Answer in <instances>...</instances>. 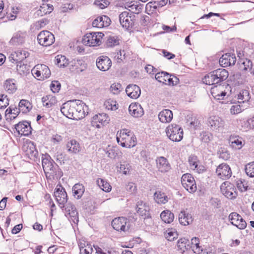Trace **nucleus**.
Segmentation results:
<instances>
[{
  "label": "nucleus",
  "instance_id": "1",
  "mask_svg": "<svg viewBox=\"0 0 254 254\" xmlns=\"http://www.w3.org/2000/svg\"><path fill=\"white\" fill-rule=\"evenodd\" d=\"M84 103L79 100H70L64 103L61 108V111L66 117L78 120L85 117L83 109Z\"/></svg>",
  "mask_w": 254,
  "mask_h": 254
},
{
  "label": "nucleus",
  "instance_id": "2",
  "mask_svg": "<svg viewBox=\"0 0 254 254\" xmlns=\"http://www.w3.org/2000/svg\"><path fill=\"white\" fill-rule=\"evenodd\" d=\"M42 159V166L46 177L48 180H58L63 175L59 167L51 160L49 155H45Z\"/></svg>",
  "mask_w": 254,
  "mask_h": 254
},
{
  "label": "nucleus",
  "instance_id": "3",
  "mask_svg": "<svg viewBox=\"0 0 254 254\" xmlns=\"http://www.w3.org/2000/svg\"><path fill=\"white\" fill-rule=\"evenodd\" d=\"M228 76L229 73L226 69L219 68L206 75L202 78V81L209 85L218 84L226 80Z\"/></svg>",
  "mask_w": 254,
  "mask_h": 254
},
{
  "label": "nucleus",
  "instance_id": "4",
  "mask_svg": "<svg viewBox=\"0 0 254 254\" xmlns=\"http://www.w3.org/2000/svg\"><path fill=\"white\" fill-rule=\"evenodd\" d=\"M117 140L122 146L126 148L133 147L136 144L135 135L127 129H123L117 133Z\"/></svg>",
  "mask_w": 254,
  "mask_h": 254
},
{
  "label": "nucleus",
  "instance_id": "5",
  "mask_svg": "<svg viewBox=\"0 0 254 254\" xmlns=\"http://www.w3.org/2000/svg\"><path fill=\"white\" fill-rule=\"evenodd\" d=\"M165 131L168 137L173 141L178 142L183 137V130L180 126L172 124L166 128Z\"/></svg>",
  "mask_w": 254,
  "mask_h": 254
},
{
  "label": "nucleus",
  "instance_id": "6",
  "mask_svg": "<svg viewBox=\"0 0 254 254\" xmlns=\"http://www.w3.org/2000/svg\"><path fill=\"white\" fill-rule=\"evenodd\" d=\"M104 36V34L102 32L87 33L82 38V42L85 46L90 47L99 46Z\"/></svg>",
  "mask_w": 254,
  "mask_h": 254
},
{
  "label": "nucleus",
  "instance_id": "7",
  "mask_svg": "<svg viewBox=\"0 0 254 254\" xmlns=\"http://www.w3.org/2000/svg\"><path fill=\"white\" fill-rule=\"evenodd\" d=\"M206 124L212 131L219 132L224 128L225 121L217 116H212L208 118Z\"/></svg>",
  "mask_w": 254,
  "mask_h": 254
},
{
  "label": "nucleus",
  "instance_id": "8",
  "mask_svg": "<svg viewBox=\"0 0 254 254\" xmlns=\"http://www.w3.org/2000/svg\"><path fill=\"white\" fill-rule=\"evenodd\" d=\"M29 55V53L25 50H18L11 55L10 58H12L14 61H16L18 64L16 66V69L20 72L21 70L24 72L26 68V65L22 64L21 62L27 58Z\"/></svg>",
  "mask_w": 254,
  "mask_h": 254
},
{
  "label": "nucleus",
  "instance_id": "9",
  "mask_svg": "<svg viewBox=\"0 0 254 254\" xmlns=\"http://www.w3.org/2000/svg\"><path fill=\"white\" fill-rule=\"evenodd\" d=\"M110 121L109 116L106 113H102L94 115L91 119V124L93 127L100 128L108 124Z\"/></svg>",
  "mask_w": 254,
  "mask_h": 254
},
{
  "label": "nucleus",
  "instance_id": "10",
  "mask_svg": "<svg viewBox=\"0 0 254 254\" xmlns=\"http://www.w3.org/2000/svg\"><path fill=\"white\" fill-rule=\"evenodd\" d=\"M37 40L40 45L47 47L54 43L55 37L52 33L48 31H42L37 35Z\"/></svg>",
  "mask_w": 254,
  "mask_h": 254
},
{
  "label": "nucleus",
  "instance_id": "11",
  "mask_svg": "<svg viewBox=\"0 0 254 254\" xmlns=\"http://www.w3.org/2000/svg\"><path fill=\"white\" fill-rule=\"evenodd\" d=\"M32 73L33 75L39 78V79H47L51 75V71L49 67L47 65L42 64L35 65L32 69Z\"/></svg>",
  "mask_w": 254,
  "mask_h": 254
},
{
  "label": "nucleus",
  "instance_id": "12",
  "mask_svg": "<svg viewBox=\"0 0 254 254\" xmlns=\"http://www.w3.org/2000/svg\"><path fill=\"white\" fill-rule=\"evenodd\" d=\"M220 190L222 193L228 198H234L238 195L234 185L229 182H225L222 183Z\"/></svg>",
  "mask_w": 254,
  "mask_h": 254
},
{
  "label": "nucleus",
  "instance_id": "13",
  "mask_svg": "<svg viewBox=\"0 0 254 254\" xmlns=\"http://www.w3.org/2000/svg\"><path fill=\"white\" fill-rule=\"evenodd\" d=\"M54 196L60 207L63 208L67 201V195L65 189L61 185L57 186L54 192Z\"/></svg>",
  "mask_w": 254,
  "mask_h": 254
},
{
  "label": "nucleus",
  "instance_id": "14",
  "mask_svg": "<svg viewBox=\"0 0 254 254\" xmlns=\"http://www.w3.org/2000/svg\"><path fill=\"white\" fill-rule=\"evenodd\" d=\"M65 215L68 219L75 224L78 222V214L75 206L68 202L65 205H64Z\"/></svg>",
  "mask_w": 254,
  "mask_h": 254
},
{
  "label": "nucleus",
  "instance_id": "15",
  "mask_svg": "<svg viewBox=\"0 0 254 254\" xmlns=\"http://www.w3.org/2000/svg\"><path fill=\"white\" fill-rule=\"evenodd\" d=\"M135 16L128 11H124L119 15L120 22L123 27L128 29L134 24Z\"/></svg>",
  "mask_w": 254,
  "mask_h": 254
},
{
  "label": "nucleus",
  "instance_id": "16",
  "mask_svg": "<svg viewBox=\"0 0 254 254\" xmlns=\"http://www.w3.org/2000/svg\"><path fill=\"white\" fill-rule=\"evenodd\" d=\"M231 224L240 229H244L247 226L246 221L236 212H232L229 215Z\"/></svg>",
  "mask_w": 254,
  "mask_h": 254
},
{
  "label": "nucleus",
  "instance_id": "17",
  "mask_svg": "<svg viewBox=\"0 0 254 254\" xmlns=\"http://www.w3.org/2000/svg\"><path fill=\"white\" fill-rule=\"evenodd\" d=\"M216 173L217 176L222 180L228 179L232 176V171L230 166L225 163H222L217 167Z\"/></svg>",
  "mask_w": 254,
  "mask_h": 254
},
{
  "label": "nucleus",
  "instance_id": "18",
  "mask_svg": "<svg viewBox=\"0 0 254 254\" xmlns=\"http://www.w3.org/2000/svg\"><path fill=\"white\" fill-rule=\"evenodd\" d=\"M136 210L137 213L144 219L150 217L149 206L146 203L138 201L136 204Z\"/></svg>",
  "mask_w": 254,
  "mask_h": 254
},
{
  "label": "nucleus",
  "instance_id": "19",
  "mask_svg": "<svg viewBox=\"0 0 254 254\" xmlns=\"http://www.w3.org/2000/svg\"><path fill=\"white\" fill-rule=\"evenodd\" d=\"M111 65L112 61L107 56H100L96 60V65L100 70L107 71L110 68Z\"/></svg>",
  "mask_w": 254,
  "mask_h": 254
},
{
  "label": "nucleus",
  "instance_id": "20",
  "mask_svg": "<svg viewBox=\"0 0 254 254\" xmlns=\"http://www.w3.org/2000/svg\"><path fill=\"white\" fill-rule=\"evenodd\" d=\"M127 220L125 217H119L113 220L112 225L113 228L118 231H126L128 229L126 227Z\"/></svg>",
  "mask_w": 254,
  "mask_h": 254
},
{
  "label": "nucleus",
  "instance_id": "21",
  "mask_svg": "<svg viewBox=\"0 0 254 254\" xmlns=\"http://www.w3.org/2000/svg\"><path fill=\"white\" fill-rule=\"evenodd\" d=\"M15 128L18 134L23 136H28L31 133L32 128L30 124L27 122H19L15 125Z\"/></svg>",
  "mask_w": 254,
  "mask_h": 254
},
{
  "label": "nucleus",
  "instance_id": "22",
  "mask_svg": "<svg viewBox=\"0 0 254 254\" xmlns=\"http://www.w3.org/2000/svg\"><path fill=\"white\" fill-rule=\"evenodd\" d=\"M236 58L234 54L226 53L222 55L219 59V63L223 67H227L234 65Z\"/></svg>",
  "mask_w": 254,
  "mask_h": 254
},
{
  "label": "nucleus",
  "instance_id": "23",
  "mask_svg": "<svg viewBox=\"0 0 254 254\" xmlns=\"http://www.w3.org/2000/svg\"><path fill=\"white\" fill-rule=\"evenodd\" d=\"M129 114L134 117H141L144 114V110L141 106L138 103H132L128 107Z\"/></svg>",
  "mask_w": 254,
  "mask_h": 254
},
{
  "label": "nucleus",
  "instance_id": "24",
  "mask_svg": "<svg viewBox=\"0 0 254 254\" xmlns=\"http://www.w3.org/2000/svg\"><path fill=\"white\" fill-rule=\"evenodd\" d=\"M156 166L159 171L162 173H165L169 171L171 169V165L168 160L163 156L157 157L156 160Z\"/></svg>",
  "mask_w": 254,
  "mask_h": 254
},
{
  "label": "nucleus",
  "instance_id": "25",
  "mask_svg": "<svg viewBox=\"0 0 254 254\" xmlns=\"http://www.w3.org/2000/svg\"><path fill=\"white\" fill-rule=\"evenodd\" d=\"M27 37L25 31H19L15 33L11 38L10 43L13 45H18L24 43Z\"/></svg>",
  "mask_w": 254,
  "mask_h": 254
},
{
  "label": "nucleus",
  "instance_id": "26",
  "mask_svg": "<svg viewBox=\"0 0 254 254\" xmlns=\"http://www.w3.org/2000/svg\"><path fill=\"white\" fill-rule=\"evenodd\" d=\"M111 19L106 15L97 17L92 22V26L95 27L101 28L108 26L111 23Z\"/></svg>",
  "mask_w": 254,
  "mask_h": 254
},
{
  "label": "nucleus",
  "instance_id": "27",
  "mask_svg": "<svg viewBox=\"0 0 254 254\" xmlns=\"http://www.w3.org/2000/svg\"><path fill=\"white\" fill-rule=\"evenodd\" d=\"M155 79L159 82L166 85H173L171 75L165 71L157 72L155 74Z\"/></svg>",
  "mask_w": 254,
  "mask_h": 254
},
{
  "label": "nucleus",
  "instance_id": "28",
  "mask_svg": "<svg viewBox=\"0 0 254 254\" xmlns=\"http://www.w3.org/2000/svg\"><path fill=\"white\" fill-rule=\"evenodd\" d=\"M126 92L127 96L132 99L138 98L141 93L139 87L135 84L128 85L126 88Z\"/></svg>",
  "mask_w": 254,
  "mask_h": 254
},
{
  "label": "nucleus",
  "instance_id": "29",
  "mask_svg": "<svg viewBox=\"0 0 254 254\" xmlns=\"http://www.w3.org/2000/svg\"><path fill=\"white\" fill-rule=\"evenodd\" d=\"M66 147L68 152L72 154H77L81 150L80 144L75 139H71L67 142Z\"/></svg>",
  "mask_w": 254,
  "mask_h": 254
},
{
  "label": "nucleus",
  "instance_id": "30",
  "mask_svg": "<svg viewBox=\"0 0 254 254\" xmlns=\"http://www.w3.org/2000/svg\"><path fill=\"white\" fill-rule=\"evenodd\" d=\"M238 103L243 105H248L249 106V101L251 99L250 91L247 89L241 90L237 95Z\"/></svg>",
  "mask_w": 254,
  "mask_h": 254
},
{
  "label": "nucleus",
  "instance_id": "31",
  "mask_svg": "<svg viewBox=\"0 0 254 254\" xmlns=\"http://www.w3.org/2000/svg\"><path fill=\"white\" fill-rule=\"evenodd\" d=\"M158 119L162 123H169L173 119V113L169 109H164L158 114Z\"/></svg>",
  "mask_w": 254,
  "mask_h": 254
},
{
  "label": "nucleus",
  "instance_id": "32",
  "mask_svg": "<svg viewBox=\"0 0 254 254\" xmlns=\"http://www.w3.org/2000/svg\"><path fill=\"white\" fill-rule=\"evenodd\" d=\"M229 140L230 145L235 149H240L243 147V139L239 136L231 135Z\"/></svg>",
  "mask_w": 254,
  "mask_h": 254
},
{
  "label": "nucleus",
  "instance_id": "33",
  "mask_svg": "<svg viewBox=\"0 0 254 254\" xmlns=\"http://www.w3.org/2000/svg\"><path fill=\"white\" fill-rule=\"evenodd\" d=\"M154 199L156 203L162 204H165L168 201L169 198L167 195L161 191H156L154 193Z\"/></svg>",
  "mask_w": 254,
  "mask_h": 254
},
{
  "label": "nucleus",
  "instance_id": "34",
  "mask_svg": "<svg viewBox=\"0 0 254 254\" xmlns=\"http://www.w3.org/2000/svg\"><path fill=\"white\" fill-rule=\"evenodd\" d=\"M196 160V157H191V167H194V168H191V169L198 174L202 173L206 170L205 168L199 161Z\"/></svg>",
  "mask_w": 254,
  "mask_h": 254
},
{
  "label": "nucleus",
  "instance_id": "35",
  "mask_svg": "<svg viewBox=\"0 0 254 254\" xmlns=\"http://www.w3.org/2000/svg\"><path fill=\"white\" fill-rule=\"evenodd\" d=\"M54 9L53 6L47 3H43L37 11V14L42 16L45 14L51 13Z\"/></svg>",
  "mask_w": 254,
  "mask_h": 254
},
{
  "label": "nucleus",
  "instance_id": "36",
  "mask_svg": "<svg viewBox=\"0 0 254 254\" xmlns=\"http://www.w3.org/2000/svg\"><path fill=\"white\" fill-rule=\"evenodd\" d=\"M5 90L9 94L13 93L17 90V87L13 79H7L4 84Z\"/></svg>",
  "mask_w": 254,
  "mask_h": 254
},
{
  "label": "nucleus",
  "instance_id": "37",
  "mask_svg": "<svg viewBox=\"0 0 254 254\" xmlns=\"http://www.w3.org/2000/svg\"><path fill=\"white\" fill-rule=\"evenodd\" d=\"M42 100L43 106L48 108L55 105L57 102L56 97L52 95L43 97Z\"/></svg>",
  "mask_w": 254,
  "mask_h": 254
},
{
  "label": "nucleus",
  "instance_id": "38",
  "mask_svg": "<svg viewBox=\"0 0 254 254\" xmlns=\"http://www.w3.org/2000/svg\"><path fill=\"white\" fill-rule=\"evenodd\" d=\"M239 64V68L243 71H250L253 66L252 62L247 59H241Z\"/></svg>",
  "mask_w": 254,
  "mask_h": 254
},
{
  "label": "nucleus",
  "instance_id": "39",
  "mask_svg": "<svg viewBox=\"0 0 254 254\" xmlns=\"http://www.w3.org/2000/svg\"><path fill=\"white\" fill-rule=\"evenodd\" d=\"M190 215L188 209L183 210L179 214L180 223L183 225L187 226L189 224Z\"/></svg>",
  "mask_w": 254,
  "mask_h": 254
},
{
  "label": "nucleus",
  "instance_id": "40",
  "mask_svg": "<svg viewBox=\"0 0 254 254\" xmlns=\"http://www.w3.org/2000/svg\"><path fill=\"white\" fill-rule=\"evenodd\" d=\"M160 218L163 222L169 224L173 222L174 215L170 210H165L161 213Z\"/></svg>",
  "mask_w": 254,
  "mask_h": 254
},
{
  "label": "nucleus",
  "instance_id": "41",
  "mask_svg": "<svg viewBox=\"0 0 254 254\" xmlns=\"http://www.w3.org/2000/svg\"><path fill=\"white\" fill-rule=\"evenodd\" d=\"M164 236L167 240L173 241L178 238V233L174 228H168L164 233Z\"/></svg>",
  "mask_w": 254,
  "mask_h": 254
},
{
  "label": "nucleus",
  "instance_id": "42",
  "mask_svg": "<svg viewBox=\"0 0 254 254\" xmlns=\"http://www.w3.org/2000/svg\"><path fill=\"white\" fill-rule=\"evenodd\" d=\"M18 107L23 113L29 112L32 109V106L28 100L22 99L20 101Z\"/></svg>",
  "mask_w": 254,
  "mask_h": 254
},
{
  "label": "nucleus",
  "instance_id": "43",
  "mask_svg": "<svg viewBox=\"0 0 254 254\" xmlns=\"http://www.w3.org/2000/svg\"><path fill=\"white\" fill-rule=\"evenodd\" d=\"M191 251L195 254H200L202 252V249L199 246V240L198 238H191Z\"/></svg>",
  "mask_w": 254,
  "mask_h": 254
},
{
  "label": "nucleus",
  "instance_id": "44",
  "mask_svg": "<svg viewBox=\"0 0 254 254\" xmlns=\"http://www.w3.org/2000/svg\"><path fill=\"white\" fill-rule=\"evenodd\" d=\"M158 7H160L157 0H153L147 3L145 6L146 12L150 14L156 11Z\"/></svg>",
  "mask_w": 254,
  "mask_h": 254
},
{
  "label": "nucleus",
  "instance_id": "45",
  "mask_svg": "<svg viewBox=\"0 0 254 254\" xmlns=\"http://www.w3.org/2000/svg\"><path fill=\"white\" fill-rule=\"evenodd\" d=\"M248 107V105L243 104H235L233 105L230 108V113L232 115H236L244 111Z\"/></svg>",
  "mask_w": 254,
  "mask_h": 254
},
{
  "label": "nucleus",
  "instance_id": "46",
  "mask_svg": "<svg viewBox=\"0 0 254 254\" xmlns=\"http://www.w3.org/2000/svg\"><path fill=\"white\" fill-rule=\"evenodd\" d=\"M72 191L74 196L80 198L84 192V188L82 184H76L72 188Z\"/></svg>",
  "mask_w": 254,
  "mask_h": 254
},
{
  "label": "nucleus",
  "instance_id": "47",
  "mask_svg": "<svg viewBox=\"0 0 254 254\" xmlns=\"http://www.w3.org/2000/svg\"><path fill=\"white\" fill-rule=\"evenodd\" d=\"M181 183L183 187L189 192L190 190V174L186 173L184 174L181 178Z\"/></svg>",
  "mask_w": 254,
  "mask_h": 254
},
{
  "label": "nucleus",
  "instance_id": "48",
  "mask_svg": "<svg viewBox=\"0 0 254 254\" xmlns=\"http://www.w3.org/2000/svg\"><path fill=\"white\" fill-rule=\"evenodd\" d=\"M97 184L100 188L105 192H110L111 190V185L103 179L99 178L97 180Z\"/></svg>",
  "mask_w": 254,
  "mask_h": 254
},
{
  "label": "nucleus",
  "instance_id": "49",
  "mask_svg": "<svg viewBox=\"0 0 254 254\" xmlns=\"http://www.w3.org/2000/svg\"><path fill=\"white\" fill-rule=\"evenodd\" d=\"M213 134L208 131H202L200 133L199 139L203 142L208 143L213 139Z\"/></svg>",
  "mask_w": 254,
  "mask_h": 254
},
{
  "label": "nucleus",
  "instance_id": "50",
  "mask_svg": "<svg viewBox=\"0 0 254 254\" xmlns=\"http://www.w3.org/2000/svg\"><path fill=\"white\" fill-rule=\"evenodd\" d=\"M178 248L184 251V249L187 250L190 249V246L189 240L185 238H181L178 242Z\"/></svg>",
  "mask_w": 254,
  "mask_h": 254
},
{
  "label": "nucleus",
  "instance_id": "51",
  "mask_svg": "<svg viewBox=\"0 0 254 254\" xmlns=\"http://www.w3.org/2000/svg\"><path fill=\"white\" fill-rule=\"evenodd\" d=\"M56 64L59 67H65L68 64V61L65 57L62 55H58L56 57Z\"/></svg>",
  "mask_w": 254,
  "mask_h": 254
},
{
  "label": "nucleus",
  "instance_id": "52",
  "mask_svg": "<svg viewBox=\"0 0 254 254\" xmlns=\"http://www.w3.org/2000/svg\"><path fill=\"white\" fill-rule=\"evenodd\" d=\"M104 106L108 110L112 111L116 110L118 108L116 101L111 99L106 100L104 103Z\"/></svg>",
  "mask_w": 254,
  "mask_h": 254
},
{
  "label": "nucleus",
  "instance_id": "53",
  "mask_svg": "<svg viewBox=\"0 0 254 254\" xmlns=\"http://www.w3.org/2000/svg\"><path fill=\"white\" fill-rule=\"evenodd\" d=\"M237 187L241 192L246 191L248 190L249 186L245 180H239L236 183Z\"/></svg>",
  "mask_w": 254,
  "mask_h": 254
},
{
  "label": "nucleus",
  "instance_id": "54",
  "mask_svg": "<svg viewBox=\"0 0 254 254\" xmlns=\"http://www.w3.org/2000/svg\"><path fill=\"white\" fill-rule=\"evenodd\" d=\"M113 56L117 62L120 63L125 58V52L120 50L113 53Z\"/></svg>",
  "mask_w": 254,
  "mask_h": 254
},
{
  "label": "nucleus",
  "instance_id": "55",
  "mask_svg": "<svg viewBox=\"0 0 254 254\" xmlns=\"http://www.w3.org/2000/svg\"><path fill=\"white\" fill-rule=\"evenodd\" d=\"M17 116L12 112L11 108H7L5 111V118L7 122H10L15 119Z\"/></svg>",
  "mask_w": 254,
  "mask_h": 254
},
{
  "label": "nucleus",
  "instance_id": "56",
  "mask_svg": "<svg viewBox=\"0 0 254 254\" xmlns=\"http://www.w3.org/2000/svg\"><path fill=\"white\" fill-rule=\"evenodd\" d=\"M245 172L250 177H254V162L248 163L245 167Z\"/></svg>",
  "mask_w": 254,
  "mask_h": 254
},
{
  "label": "nucleus",
  "instance_id": "57",
  "mask_svg": "<svg viewBox=\"0 0 254 254\" xmlns=\"http://www.w3.org/2000/svg\"><path fill=\"white\" fill-rule=\"evenodd\" d=\"M9 105V100L7 95L1 94L0 95V108L3 109Z\"/></svg>",
  "mask_w": 254,
  "mask_h": 254
},
{
  "label": "nucleus",
  "instance_id": "58",
  "mask_svg": "<svg viewBox=\"0 0 254 254\" xmlns=\"http://www.w3.org/2000/svg\"><path fill=\"white\" fill-rule=\"evenodd\" d=\"M201 121L200 117L191 118V126H193L195 129H200L201 127Z\"/></svg>",
  "mask_w": 254,
  "mask_h": 254
},
{
  "label": "nucleus",
  "instance_id": "59",
  "mask_svg": "<svg viewBox=\"0 0 254 254\" xmlns=\"http://www.w3.org/2000/svg\"><path fill=\"white\" fill-rule=\"evenodd\" d=\"M27 147H29V150H27V154L31 155V156L36 157L38 155V152L35 149V147L33 143L29 142L28 144Z\"/></svg>",
  "mask_w": 254,
  "mask_h": 254
},
{
  "label": "nucleus",
  "instance_id": "60",
  "mask_svg": "<svg viewBox=\"0 0 254 254\" xmlns=\"http://www.w3.org/2000/svg\"><path fill=\"white\" fill-rule=\"evenodd\" d=\"M94 4L101 9H104L109 5L110 2L107 0H95Z\"/></svg>",
  "mask_w": 254,
  "mask_h": 254
},
{
  "label": "nucleus",
  "instance_id": "61",
  "mask_svg": "<svg viewBox=\"0 0 254 254\" xmlns=\"http://www.w3.org/2000/svg\"><path fill=\"white\" fill-rule=\"evenodd\" d=\"M128 7L130 8L129 10L131 11L133 13H139L141 12L142 7L141 6L138 4L132 3L127 5Z\"/></svg>",
  "mask_w": 254,
  "mask_h": 254
},
{
  "label": "nucleus",
  "instance_id": "62",
  "mask_svg": "<svg viewBox=\"0 0 254 254\" xmlns=\"http://www.w3.org/2000/svg\"><path fill=\"white\" fill-rule=\"evenodd\" d=\"M61 87V83L58 81H53L50 85L51 89L54 93L58 92Z\"/></svg>",
  "mask_w": 254,
  "mask_h": 254
},
{
  "label": "nucleus",
  "instance_id": "63",
  "mask_svg": "<svg viewBox=\"0 0 254 254\" xmlns=\"http://www.w3.org/2000/svg\"><path fill=\"white\" fill-rule=\"evenodd\" d=\"M122 85L118 83H115L111 85L110 87L111 91L114 94H117L121 90Z\"/></svg>",
  "mask_w": 254,
  "mask_h": 254
},
{
  "label": "nucleus",
  "instance_id": "64",
  "mask_svg": "<svg viewBox=\"0 0 254 254\" xmlns=\"http://www.w3.org/2000/svg\"><path fill=\"white\" fill-rule=\"evenodd\" d=\"M106 154L109 158L114 159L118 155V150L115 147H113L107 150Z\"/></svg>",
  "mask_w": 254,
  "mask_h": 254
}]
</instances>
